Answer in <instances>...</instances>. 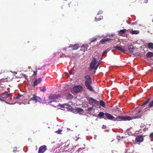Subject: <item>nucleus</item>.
<instances>
[{"instance_id": "obj_1", "label": "nucleus", "mask_w": 153, "mask_h": 153, "mask_svg": "<svg viewBox=\"0 0 153 153\" xmlns=\"http://www.w3.org/2000/svg\"><path fill=\"white\" fill-rule=\"evenodd\" d=\"M105 115L107 117V118L109 120L113 121H126L127 120H129L131 119L130 117L124 116H119L115 118L111 114L107 113H105Z\"/></svg>"}, {"instance_id": "obj_2", "label": "nucleus", "mask_w": 153, "mask_h": 153, "mask_svg": "<svg viewBox=\"0 0 153 153\" xmlns=\"http://www.w3.org/2000/svg\"><path fill=\"white\" fill-rule=\"evenodd\" d=\"M60 97V96L59 95L56 94L50 95L49 96L48 98L49 100H52L48 102V103L56 104L57 103L56 102H58V101L56 100L58 99Z\"/></svg>"}, {"instance_id": "obj_3", "label": "nucleus", "mask_w": 153, "mask_h": 153, "mask_svg": "<svg viewBox=\"0 0 153 153\" xmlns=\"http://www.w3.org/2000/svg\"><path fill=\"white\" fill-rule=\"evenodd\" d=\"M85 85L88 89L92 91L93 90L92 87L91 86V78L89 76H86L85 77Z\"/></svg>"}, {"instance_id": "obj_4", "label": "nucleus", "mask_w": 153, "mask_h": 153, "mask_svg": "<svg viewBox=\"0 0 153 153\" xmlns=\"http://www.w3.org/2000/svg\"><path fill=\"white\" fill-rule=\"evenodd\" d=\"M99 64V63H98L97 60L96 58L94 57L90 65L89 70H97Z\"/></svg>"}, {"instance_id": "obj_5", "label": "nucleus", "mask_w": 153, "mask_h": 153, "mask_svg": "<svg viewBox=\"0 0 153 153\" xmlns=\"http://www.w3.org/2000/svg\"><path fill=\"white\" fill-rule=\"evenodd\" d=\"M83 88L80 85H77L75 86L73 89L71 90L72 93H78L81 92Z\"/></svg>"}, {"instance_id": "obj_6", "label": "nucleus", "mask_w": 153, "mask_h": 153, "mask_svg": "<svg viewBox=\"0 0 153 153\" xmlns=\"http://www.w3.org/2000/svg\"><path fill=\"white\" fill-rule=\"evenodd\" d=\"M141 111L140 110H139L137 113H136L133 116L131 117L128 116H125L126 117H130L131 119L129 120H130L134 119H138L140 118L142 116L140 113Z\"/></svg>"}, {"instance_id": "obj_7", "label": "nucleus", "mask_w": 153, "mask_h": 153, "mask_svg": "<svg viewBox=\"0 0 153 153\" xmlns=\"http://www.w3.org/2000/svg\"><path fill=\"white\" fill-rule=\"evenodd\" d=\"M30 100H34L36 102H39L40 103H44L42 102V100L40 97L35 95H33V97L30 98Z\"/></svg>"}, {"instance_id": "obj_8", "label": "nucleus", "mask_w": 153, "mask_h": 153, "mask_svg": "<svg viewBox=\"0 0 153 153\" xmlns=\"http://www.w3.org/2000/svg\"><path fill=\"white\" fill-rule=\"evenodd\" d=\"M47 147L45 145H43L40 146L38 151V153H44L46 150Z\"/></svg>"}, {"instance_id": "obj_9", "label": "nucleus", "mask_w": 153, "mask_h": 153, "mask_svg": "<svg viewBox=\"0 0 153 153\" xmlns=\"http://www.w3.org/2000/svg\"><path fill=\"white\" fill-rule=\"evenodd\" d=\"M114 48L120 51L124 52L126 51V50L124 46L120 47L118 46H116L114 47Z\"/></svg>"}, {"instance_id": "obj_10", "label": "nucleus", "mask_w": 153, "mask_h": 153, "mask_svg": "<svg viewBox=\"0 0 153 153\" xmlns=\"http://www.w3.org/2000/svg\"><path fill=\"white\" fill-rule=\"evenodd\" d=\"M66 104H64L63 105H61L60 104H51V105L52 106L54 107H55L56 108H59V106H60L62 108H66Z\"/></svg>"}, {"instance_id": "obj_11", "label": "nucleus", "mask_w": 153, "mask_h": 153, "mask_svg": "<svg viewBox=\"0 0 153 153\" xmlns=\"http://www.w3.org/2000/svg\"><path fill=\"white\" fill-rule=\"evenodd\" d=\"M88 101L90 104L93 105L94 106H95L96 105H97L98 103V102L97 101L93 99L92 98H90L89 99Z\"/></svg>"}, {"instance_id": "obj_12", "label": "nucleus", "mask_w": 153, "mask_h": 153, "mask_svg": "<svg viewBox=\"0 0 153 153\" xmlns=\"http://www.w3.org/2000/svg\"><path fill=\"white\" fill-rule=\"evenodd\" d=\"M143 137L141 135H139L137 136L136 138V141L138 143H141L143 141Z\"/></svg>"}, {"instance_id": "obj_13", "label": "nucleus", "mask_w": 153, "mask_h": 153, "mask_svg": "<svg viewBox=\"0 0 153 153\" xmlns=\"http://www.w3.org/2000/svg\"><path fill=\"white\" fill-rule=\"evenodd\" d=\"M79 47V44H75L74 45H71L69 46V47L71 48L72 50H76L78 49Z\"/></svg>"}, {"instance_id": "obj_14", "label": "nucleus", "mask_w": 153, "mask_h": 153, "mask_svg": "<svg viewBox=\"0 0 153 153\" xmlns=\"http://www.w3.org/2000/svg\"><path fill=\"white\" fill-rule=\"evenodd\" d=\"M42 81V79L41 78H39L37 80H35L34 82L33 85L34 86H36L38 84L40 83Z\"/></svg>"}, {"instance_id": "obj_15", "label": "nucleus", "mask_w": 153, "mask_h": 153, "mask_svg": "<svg viewBox=\"0 0 153 153\" xmlns=\"http://www.w3.org/2000/svg\"><path fill=\"white\" fill-rule=\"evenodd\" d=\"M1 96L3 98H6L9 97V94L7 92L5 91L4 93L2 94Z\"/></svg>"}, {"instance_id": "obj_16", "label": "nucleus", "mask_w": 153, "mask_h": 153, "mask_svg": "<svg viewBox=\"0 0 153 153\" xmlns=\"http://www.w3.org/2000/svg\"><path fill=\"white\" fill-rule=\"evenodd\" d=\"M111 40V39L108 38H107L105 39H103L100 41V42L102 44H104L106 42Z\"/></svg>"}, {"instance_id": "obj_17", "label": "nucleus", "mask_w": 153, "mask_h": 153, "mask_svg": "<svg viewBox=\"0 0 153 153\" xmlns=\"http://www.w3.org/2000/svg\"><path fill=\"white\" fill-rule=\"evenodd\" d=\"M128 50L131 53H132L134 51L133 46L132 45H130L128 47Z\"/></svg>"}, {"instance_id": "obj_18", "label": "nucleus", "mask_w": 153, "mask_h": 153, "mask_svg": "<svg viewBox=\"0 0 153 153\" xmlns=\"http://www.w3.org/2000/svg\"><path fill=\"white\" fill-rule=\"evenodd\" d=\"M126 30V29H125L120 30L119 31V35L120 36H122V35L123 34L125 33Z\"/></svg>"}, {"instance_id": "obj_19", "label": "nucleus", "mask_w": 153, "mask_h": 153, "mask_svg": "<svg viewBox=\"0 0 153 153\" xmlns=\"http://www.w3.org/2000/svg\"><path fill=\"white\" fill-rule=\"evenodd\" d=\"M148 48L151 50L153 49V43H149L148 44Z\"/></svg>"}, {"instance_id": "obj_20", "label": "nucleus", "mask_w": 153, "mask_h": 153, "mask_svg": "<svg viewBox=\"0 0 153 153\" xmlns=\"http://www.w3.org/2000/svg\"><path fill=\"white\" fill-rule=\"evenodd\" d=\"M146 56L147 57H150L153 56V53L151 52H149L146 55Z\"/></svg>"}, {"instance_id": "obj_21", "label": "nucleus", "mask_w": 153, "mask_h": 153, "mask_svg": "<svg viewBox=\"0 0 153 153\" xmlns=\"http://www.w3.org/2000/svg\"><path fill=\"white\" fill-rule=\"evenodd\" d=\"M130 33L132 34H137L139 33L140 31L138 30H132Z\"/></svg>"}, {"instance_id": "obj_22", "label": "nucleus", "mask_w": 153, "mask_h": 153, "mask_svg": "<svg viewBox=\"0 0 153 153\" xmlns=\"http://www.w3.org/2000/svg\"><path fill=\"white\" fill-rule=\"evenodd\" d=\"M105 115V114H104V113L101 112H100L98 114V116L100 118H104V115Z\"/></svg>"}, {"instance_id": "obj_23", "label": "nucleus", "mask_w": 153, "mask_h": 153, "mask_svg": "<svg viewBox=\"0 0 153 153\" xmlns=\"http://www.w3.org/2000/svg\"><path fill=\"white\" fill-rule=\"evenodd\" d=\"M66 108H67L69 110H72V107L71 105H68V104H66Z\"/></svg>"}, {"instance_id": "obj_24", "label": "nucleus", "mask_w": 153, "mask_h": 153, "mask_svg": "<svg viewBox=\"0 0 153 153\" xmlns=\"http://www.w3.org/2000/svg\"><path fill=\"white\" fill-rule=\"evenodd\" d=\"M97 17H96L95 18V21H100L101 19H102L103 17L102 16H100L99 18H97Z\"/></svg>"}, {"instance_id": "obj_25", "label": "nucleus", "mask_w": 153, "mask_h": 153, "mask_svg": "<svg viewBox=\"0 0 153 153\" xmlns=\"http://www.w3.org/2000/svg\"><path fill=\"white\" fill-rule=\"evenodd\" d=\"M100 105L103 107H104L105 106V103L104 101L102 100H101L100 101Z\"/></svg>"}, {"instance_id": "obj_26", "label": "nucleus", "mask_w": 153, "mask_h": 153, "mask_svg": "<svg viewBox=\"0 0 153 153\" xmlns=\"http://www.w3.org/2000/svg\"><path fill=\"white\" fill-rule=\"evenodd\" d=\"M67 98L68 100L71 99L73 98V96L71 94H68L67 97Z\"/></svg>"}, {"instance_id": "obj_27", "label": "nucleus", "mask_w": 153, "mask_h": 153, "mask_svg": "<svg viewBox=\"0 0 153 153\" xmlns=\"http://www.w3.org/2000/svg\"><path fill=\"white\" fill-rule=\"evenodd\" d=\"M1 80H0V82ZM0 88H1V89H0V90H3L4 89V84L0 83Z\"/></svg>"}, {"instance_id": "obj_28", "label": "nucleus", "mask_w": 153, "mask_h": 153, "mask_svg": "<svg viewBox=\"0 0 153 153\" xmlns=\"http://www.w3.org/2000/svg\"><path fill=\"white\" fill-rule=\"evenodd\" d=\"M76 110L78 112H82L83 111L82 109L80 108H77Z\"/></svg>"}, {"instance_id": "obj_29", "label": "nucleus", "mask_w": 153, "mask_h": 153, "mask_svg": "<svg viewBox=\"0 0 153 153\" xmlns=\"http://www.w3.org/2000/svg\"><path fill=\"white\" fill-rule=\"evenodd\" d=\"M40 91L43 92H45L46 91L45 87L44 86L42 88L40 89Z\"/></svg>"}, {"instance_id": "obj_30", "label": "nucleus", "mask_w": 153, "mask_h": 153, "mask_svg": "<svg viewBox=\"0 0 153 153\" xmlns=\"http://www.w3.org/2000/svg\"><path fill=\"white\" fill-rule=\"evenodd\" d=\"M93 108V107H91L89 108H88L86 110L88 111H91Z\"/></svg>"}, {"instance_id": "obj_31", "label": "nucleus", "mask_w": 153, "mask_h": 153, "mask_svg": "<svg viewBox=\"0 0 153 153\" xmlns=\"http://www.w3.org/2000/svg\"><path fill=\"white\" fill-rule=\"evenodd\" d=\"M72 74L71 72H69L68 73H67L66 74V76L67 77H68L69 76L71 75Z\"/></svg>"}, {"instance_id": "obj_32", "label": "nucleus", "mask_w": 153, "mask_h": 153, "mask_svg": "<svg viewBox=\"0 0 153 153\" xmlns=\"http://www.w3.org/2000/svg\"><path fill=\"white\" fill-rule=\"evenodd\" d=\"M87 46L86 45H83L82 47V48H84V49L83 50V51H85L86 50L87 48Z\"/></svg>"}, {"instance_id": "obj_33", "label": "nucleus", "mask_w": 153, "mask_h": 153, "mask_svg": "<svg viewBox=\"0 0 153 153\" xmlns=\"http://www.w3.org/2000/svg\"><path fill=\"white\" fill-rule=\"evenodd\" d=\"M149 106L150 107H151L153 106V100L149 104Z\"/></svg>"}, {"instance_id": "obj_34", "label": "nucleus", "mask_w": 153, "mask_h": 153, "mask_svg": "<svg viewBox=\"0 0 153 153\" xmlns=\"http://www.w3.org/2000/svg\"><path fill=\"white\" fill-rule=\"evenodd\" d=\"M83 149H82L81 148H79L78 150V153H81V151H82Z\"/></svg>"}, {"instance_id": "obj_35", "label": "nucleus", "mask_w": 153, "mask_h": 153, "mask_svg": "<svg viewBox=\"0 0 153 153\" xmlns=\"http://www.w3.org/2000/svg\"><path fill=\"white\" fill-rule=\"evenodd\" d=\"M109 51V50H108V49L107 50H106V51H105L104 52H103V56H104V54L105 53H108Z\"/></svg>"}, {"instance_id": "obj_36", "label": "nucleus", "mask_w": 153, "mask_h": 153, "mask_svg": "<svg viewBox=\"0 0 153 153\" xmlns=\"http://www.w3.org/2000/svg\"><path fill=\"white\" fill-rule=\"evenodd\" d=\"M22 96V95H20V94H19L16 97V99H19Z\"/></svg>"}, {"instance_id": "obj_37", "label": "nucleus", "mask_w": 153, "mask_h": 153, "mask_svg": "<svg viewBox=\"0 0 153 153\" xmlns=\"http://www.w3.org/2000/svg\"><path fill=\"white\" fill-rule=\"evenodd\" d=\"M62 130H59L56 131V132L58 134H59L62 132Z\"/></svg>"}, {"instance_id": "obj_38", "label": "nucleus", "mask_w": 153, "mask_h": 153, "mask_svg": "<svg viewBox=\"0 0 153 153\" xmlns=\"http://www.w3.org/2000/svg\"><path fill=\"white\" fill-rule=\"evenodd\" d=\"M96 39H97V38H96L94 37V38H92L91 39V41L92 42H94L96 40Z\"/></svg>"}, {"instance_id": "obj_39", "label": "nucleus", "mask_w": 153, "mask_h": 153, "mask_svg": "<svg viewBox=\"0 0 153 153\" xmlns=\"http://www.w3.org/2000/svg\"><path fill=\"white\" fill-rule=\"evenodd\" d=\"M69 46L68 47H65V48H63V50L64 51H66L67 48H69Z\"/></svg>"}, {"instance_id": "obj_40", "label": "nucleus", "mask_w": 153, "mask_h": 153, "mask_svg": "<svg viewBox=\"0 0 153 153\" xmlns=\"http://www.w3.org/2000/svg\"><path fill=\"white\" fill-rule=\"evenodd\" d=\"M150 137L152 138L153 137V132L151 133L149 135Z\"/></svg>"}, {"instance_id": "obj_41", "label": "nucleus", "mask_w": 153, "mask_h": 153, "mask_svg": "<svg viewBox=\"0 0 153 153\" xmlns=\"http://www.w3.org/2000/svg\"><path fill=\"white\" fill-rule=\"evenodd\" d=\"M102 11H100L98 13V15H100V14H102Z\"/></svg>"}, {"instance_id": "obj_42", "label": "nucleus", "mask_w": 153, "mask_h": 153, "mask_svg": "<svg viewBox=\"0 0 153 153\" xmlns=\"http://www.w3.org/2000/svg\"><path fill=\"white\" fill-rule=\"evenodd\" d=\"M33 72H34V74H33V76H34V75H36L37 74V71H34Z\"/></svg>"}, {"instance_id": "obj_43", "label": "nucleus", "mask_w": 153, "mask_h": 153, "mask_svg": "<svg viewBox=\"0 0 153 153\" xmlns=\"http://www.w3.org/2000/svg\"><path fill=\"white\" fill-rule=\"evenodd\" d=\"M148 101H149V100L146 101L145 102H144V103L143 105H145L146 104H147L148 103Z\"/></svg>"}, {"instance_id": "obj_44", "label": "nucleus", "mask_w": 153, "mask_h": 153, "mask_svg": "<svg viewBox=\"0 0 153 153\" xmlns=\"http://www.w3.org/2000/svg\"><path fill=\"white\" fill-rule=\"evenodd\" d=\"M148 2V0H145L144 1V2L145 3H147Z\"/></svg>"}, {"instance_id": "obj_45", "label": "nucleus", "mask_w": 153, "mask_h": 153, "mask_svg": "<svg viewBox=\"0 0 153 153\" xmlns=\"http://www.w3.org/2000/svg\"><path fill=\"white\" fill-rule=\"evenodd\" d=\"M97 137V136H96V135H95L94 137V138L95 139H96V138Z\"/></svg>"}, {"instance_id": "obj_46", "label": "nucleus", "mask_w": 153, "mask_h": 153, "mask_svg": "<svg viewBox=\"0 0 153 153\" xmlns=\"http://www.w3.org/2000/svg\"><path fill=\"white\" fill-rule=\"evenodd\" d=\"M14 73L15 74H17V72H14Z\"/></svg>"}, {"instance_id": "obj_47", "label": "nucleus", "mask_w": 153, "mask_h": 153, "mask_svg": "<svg viewBox=\"0 0 153 153\" xmlns=\"http://www.w3.org/2000/svg\"><path fill=\"white\" fill-rule=\"evenodd\" d=\"M28 104H30V102H29V101H28Z\"/></svg>"}, {"instance_id": "obj_48", "label": "nucleus", "mask_w": 153, "mask_h": 153, "mask_svg": "<svg viewBox=\"0 0 153 153\" xmlns=\"http://www.w3.org/2000/svg\"><path fill=\"white\" fill-rule=\"evenodd\" d=\"M15 150L14 149L13 150V152H15Z\"/></svg>"}, {"instance_id": "obj_49", "label": "nucleus", "mask_w": 153, "mask_h": 153, "mask_svg": "<svg viewBox=\"0 0 153 153\" xmlns=\"http://www.w3.org/2000/svg\"><path fill=\"white\" fill-rule=\"evenodd\" d=\"M30 68V67H28V68Z\"/></svg>"}, {"instance_id": "obj_50", "label": "nucleus", "mask_w": 153, "mask_h": 153, "mask_svg": "<svg viewBox=\"0 0 153 153\" xmlns=\"http://www.w3.org/2000/svg\"><path fill=\"white\" fill-rule=\"evenodd\" d=\"M37 69H38V70H40V69H40V68H38Z\"/></svg>"}, {"instance_id": "obj_51", "label": "nucleus", "mask_w": 153, "mask_h": 153, "mask_svg": "<svg viewBox=\"0 0 153 153\" xmlns=\"http://www.w3.org/2000/svg\"><path fill=\"white\" fill-rule=\"evenodd\" d=\"M76 140V141H77V139Z\"/></svg>"}, {"instance_id": "obj_52", "label": "nucleus", "mask_w": 153, "mask_h": 153, "mask_svg": "<svg viewBox=\"0 0 153 153\" xmlns=\"http://www.w3.org/2000/svg\"><path fill=\"white\" fill-rule=\"evenodd\" d=\"M152 22H153V20H152Z\"/></svg>"}, {"instance_id": "obj_53", "label": "nucleus", "mask_w": 153, "mask_h": 153, "mask_svg": "<svg viewBox=\"0 0 153 153\" xmlns=\"http://www.w3.org/2000/svg\"><path fill=\"white\" fill-rule=\"evenodd\" d=\"M1 100L0 99V100Z\"/></svg>"}]
</instances>
